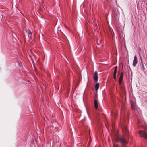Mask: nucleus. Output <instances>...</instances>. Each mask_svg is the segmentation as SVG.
<instances>
[{
    "mask_svg": "<svg viewBox=\"0 0 147 147\" xmlns=\"http://www.w3.org/2000/svg\"><path fill=\"white\" fill-rule=\"evenodd\" d=\"M139 134H140V137H144L145 138H147V133L145 131L139 130Z\"/></svg>",
    "mask_w": 147,
    "mask_h": 147,
    "instance_id": "7ed1b4c3",
    "label": "nucleus"
},
{
    "mask_svg": "<svg viewBox=\"0 0 147 147\" xmlns=\"http://www.w3.org/2000/svg\"><path fill=\"white\" fill-rule=\"evenodd\" d=\"M27 33L28 34V37L30 38L32 35V32L31 31L29 30H28V32H27Z\"/></svg>",
    "mask_w": 147,
    "mask_h": 147,
    "instance_id": "9b49d317",
    "label": "nucleus"
},
{
    "mask_svg": "<svg viewBox=\"0 0 147 147\" xmlns=\"http://www.w3.org/2000/svg\"><path fill=\"white\" fill-rule=\"evenodd\" d=\"M93 78L95 81L96 82L98 81V73L96 71L95 72L94 76Z\"/></svg>",
    "mask_w": 147,
    "mask_h": 147,
    "instance_id": "423d86ee",
    "label": "nucleus"
},
{
    "mask_svg": "<svg viewBox=\"0 0 147 147\" xmlns=\"http://www.w3.org/2000/svg\"><path fill=\"white\" fill-rule=\"evenodd\" d=\"M115 140L117 142H119L123 145H125L126 144L128 143V141L125 139L124 136L119 137L118 136H117L115 138Z\"/></svg>",
    "mask_w": 147,
    "mask_h": 147,
    "instance_id": "f257e3e1",
    "label": "nucleus"
},
{
    "mask_svg": "<svg viewBox=\"0 0 147 147\" xmlns=\"http://www.w3.org/2000/svg\"><path fill=\"white\" fill-rule=\"evenodd\" d=\"M138 61L137 58L136 56L135 55L134 57V59L133 61V65L134 67L136 66V65Z\"/></svg>",
    "mask_w": 147,
    "mask_h": 147,
    "instance_id": "20e7f679",
    "label": "nucleus"
},
{
    "mask_svg": "<svg viewBox=\"0 0 147 147\" xmlns=\"http://www.w3.org/2000/svg\"><path fill=\"white\" fill-rule=\"evenodd\" d=\"M123 72H122L120 74V77L119 78V83L120 84H121L122 81L123 80Z\"/></svg>",
    "mask_w": 147,
    "mask_h": 147,
    "instance_id": "39448f33",
    "label": "nucleus"
},
{
    "mask_svg": "<svg viewBox=\"0 0 147 147\" xmlns=\"http://www.w3.org/2000/svg\"><path fill=\"white\" fill-rule=\"evenodd\" d=\"M131 106L132 109L134 110H135L136 109V106L135 103L133 101H131Z\"/></svg>",
    "mask_w": 147,
    "mask_h": 147,
    "instance_id": "0eeeda50",
    "label": "nucleus"
},
{
    "mask_svg": "<svg viewBox=\"0 0 147 147\" xmlns=\"http://www.w3.org/2000/svg\"><path fill=\"white\" fill-rule=\"evenodd\" d=\"M99 83H96L95 85V88L96 91L99 88Z\"/></svg>",
    "mask_w": 147,
    "mask_h": 147,
    "instance_id": "9d476101",
    "label": "nucleus"
},
{
    "mask_svg": "<svg viewBox=\"0 0 147 147\" xmlns=\"http://www.w3.org/2000/svg\"><path fill=\"white\" fill-rule=\"evenodd\" d=\"M116 72H114L113 75H116Z\"/></svg>",
    "mask_w": 147,
    "mask_h": 147,
    "instance_id": "4468645a",
    "label": "nucleus"
},
{
    "mask_svg": "<svg viewBox=\"0 0 147 147\" xmlns=\"http://www.w3.org/2000/svg\"><path fill=\"white\" fill-rule=\"evenodd\" d=\"M113 78L114 79H116V75H113Z\"/></svg>",
    "mask_w": 147,
    "mask_h": 147,
    "instance_id": "ddd939ff",
    "label": "nucleus"
},
{
    "mask_svg": "<svg viewBox=\"0 0 147 147\" xmlns=\"http://www.w3.org/2000/svg\"><path fill=\"white\" fill-rule=\"evenodd\" d=\"M122 131L123 135L128 138L129 133L128 129L126 126L125 125L123 126L122 128Z\"/></svg>",
    "mask_w": 147,
    "mask_h": 147,
    "instance_id": "f03ea898",
    "label": "nucleus"
},
{
    "mask_svg": "<svg viewBox=\"0 0 147 147\" xmlns=\"http://www.w3.org/2000/svg\"><path fill=\"white\" fill-rule=\"evenodd\" d=\"M117 66H116L115 67L114 70V72H116L117 71Z\"/></svg>",
    "mask_w": 147,
    "mask_h": 147,
    "instance_id": "f8f14e48",
    "label": "nucleus"
},
{
    "mask_svg": "<svg viewBox=\"0 0 147 147\" xmlns=\"http://www.w3.org/2000/svg\"><path fill=\"white\" fill-rule=\"evenodd\" d=\"M94 105L95 109H97L98 108V102L96 100H94Z\"/></svg>",
    "mask_w": 147,
    "mask_h": 147,
    "instance_id": "6e6552de",
    "label": "nucleus"
},
{
    "mask_svg": "<svg viewBox=\"0 0 147 147\" xmlns=\"http://www.w3.org/2000/svg\"><path fill=\"white\" fill-rule=\"evenodd\" d=\"M113 146L114 147H117V146L116 145H115L113 144Z\"/></svg>",
    "mask_w": 147,
    "mask_h": 147,
    "instance_id": "2eb2a0df",
    "label": "nucleus"
},
{
    "mask_svg": "<svg viewBox=\"0 0 147 147\" xmlns=\"http://www.w3.org/2000/svg\"><path fill=\"white\" fill-rule=\"evenodd\" d=\"M90 141L89 142V143H88V144H90Z\"/></svg>",
    "mask_w": 147,
    "mask_h": 147,
    "instance_id": "dca6fc26",
    "label": "nucleus"
},
{
    "mask_svg": "<svg viewBox=\"0 0 147 147\" xmlns=\"http://www.w3.org/2000/svg\"><path fill=\"white\" fill-rule=\"evenodd\" d=\"M97 45H99V44L98 43H97Z\"/></svg>",
    "mask_w": 147,
    "mask_h": 147,
    "instance_id": "f3484780",
    "label": "nucleus"
},
{
    "mask_svg": "<svg viewBox=\"0 0 147 147\" xmlns=\"http://www.w3.org/2000/svg\"><path fill=\"white\" fill-rule=\"evenodd\" d=\"M141 64H142V69L144 70L145 69L144 66L145 65V63H144L142 59H141Z\"/></svg>",
    "mask_w": 147,
    "mask_h": 147,
    "instance_id": "1a4fd4ad",
    "label": "nucleus"
}]
</instances>
